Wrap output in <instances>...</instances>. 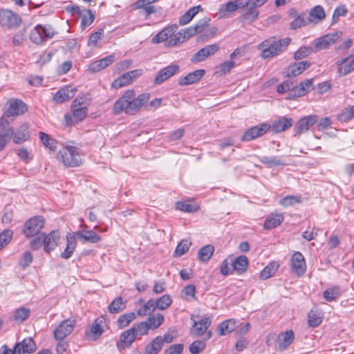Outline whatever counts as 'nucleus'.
Segmentation results:
<instances>
[{"instance_id": "9", "label": "nucleus", "mask_w": 354, "mask_h": 354, "mask_svg": "<svg viewBox=\"0 0 354 354\" xmlns=\"http://www.w3.org/2000/svg\"><path fill=\"white\" fill-rule=\"evenodd\" d=\"M75 321L74 319H67L62 322L53 332L56 339L62 340L66 336L69 335L74 329Z\"/></svg>"}, {"instance_id": "42", "label": "nucleus", "mask_w": 354, "mask_h": 354, "mask_svg": "<svg viewBox=\"0 0 354 354\" xmlns=\"http://www.w3.org/2000/svg\"><path fill=\"white\" fill-rule=\"evenodd\" d=\"M40 28H41V25H37L30 31L29 36L30 41L37 45L43 44L45 42V39Z\"/></svg>"}, {"instance_id": "10", "label": "nucleus", "mask_w": 354, "mask_h": 354, "mask_svg": "<svg viewBox=\"0 0 354 354\" xmlns=\"http://www.w3.org/2000/svg\"><path fill=\"white\" fill-rule=\"evenodd\" d=\"M317 122V115H310L301 118L294 127L295 135H301L306 132Z\"/></svg>"}, {"instance_id": "1", "label": "nucleus", "mask_w": 354, "mask_h": 354, "mask_svg": "<svg viewBox=\"0 0 354 354\" xmlns=\"http://www.w3.org/2000/svg\"><path fill=\"white\" fill-rule=\"evenodd\" d=\"M149 93H142L136 97V93L133 90H128L119 97L113 106V113L120 115L125 113L128 115H133L149 100Z\"/></svg>"}, {"instance_id": "14", "label": "nucleus", "mask_w": 354, "mask_h": 354, "mask_svg": "<svg viewBox=\"0 0 354 354\" xmlns=\"http://www.w3.org/2000/svg\"><path fill=\"white\" fill-rule=\"evenodd\" d=\"M12 120L4 117L0 119V138L6 144L9 143L14 135V128L10 124Z\"/></svg>"}, {"instance_id": "5", "label": "nucleus", "mask_w": 354, "mask_h": 354, "mask_svg": "<svg viewBox=\"0 0 354 354\" xmlns=\"http://www.w3.org/2000/svg\"><path fill=\"white\" fill-rule=\"evenodd\" d=\"M57 159L66 167H78L82 162V153L76 147L66 146L59 150Z\"/></svg>"}, {"instance_id": "53", "label": "nucleus", "mask_w": 354, "mask_h": 354, "mask_svg": "<svg viewBox=\"0 0 354 354\" xmlns=\"http://www.w3.org/2000/svg\"><path fill=\"white\" fill-rule=\"evenodd\" d=\"M192 243L187 240V239H183L177 245L175 252H174V256L176 257H180L185 254L189 247L191 246Z\"/></svg>"}, {"instance_id": "23", "label": "nucleus", "mask_w": 354, "mask_h": 354, "mask_svg": "<svg viewBox=\"0 0 354 354\" xmlns=\"http://www.w3.org/2000/svg\"><path fill=\"white\" fill-rule=\"evenodd\" d=\"M178 29V25L174 24L165 28L163 30L158 32L151 39L153 44H159L167 41L171 37Z\"/></svg>"}, {"instance_id": "45", "label": "nucleus", "mask_w": 354, "mask_h": 354, "mask_svg": "<svg viewBox=\"0 0 354 354\" xmlns=\"http://www.w3.org/2000/svg\"><path fill=\"white\" fill-rule=\"evenodd\" d=\"M241 7H245L243 15V17L245 20L253 21L257 19L259 12L256 7H253L250 5H244L243 1Z\"/></svg>"}, {"instance_id": "22", "label": "nucleus", "mask_w": 354, "mask_h": 354, "mask_svg": "<svg viewBox=\"0 0 354 354\" xmlns=\"http://www.w3.org/2000/svg\"><path fill=\"white\" fill-rule=\"evenodd\" d=\"M310 64V62L308 61L294 63L286 69V73L288 77H296L308 68Z\"/></svg>"}, {"instance_id": "11", "label": "nucleus", "mask_w": 354, "mask_h": 354, "mask_svg": "<svg viewBox=\"0 0 354 354\" xmlns=\"http://www.w3.org/2000/svg\"><path fill=\"white\" fill-rule=\"evenodd\" d=\"M26 104L21 100H12L9 102V106L2 117L9 119L10 116H18L27 111Z\"/></svg>"}, {"instance_id": "44", "label": "nucleus", "mask_w": 354, "mask_h": 354, "mask_svg": "<svg viewBox=\"0 0 354 354\" xmlns=\"http://www.w3.org/2000/svg\"><path fill=\"white\" fill-rule=\"evenodd\" d=\"M176 207L178 210L188 213L195 212L199 209V206L196 203L187 201H178L176 203Z\"/></svg>"}, {"instance_id": "24", "label": "nucleus", "mask_w": 354, "mask_h": 354, "mask_svg": "<svg viewBox=\"0 0 354 354\" xmlns=\"http://www.w3.org/2000/svg\"><path fill=\"white\" fill-rule=\"evenodd\" d=\"M212 323L210 317H205L198 322H194L191 333L196 337L201 336L205 333Z\"/></svg>"}, {"instance_id": "52", "label": "nucleus", "mask_w": 354, "mask_h": 354, "mask_svg": "<svg viewBox=\"0 0 354 354\" xmlns=\"http://www.w3.org/2000/svg\"><path fill=\"white\" fill-rule=\"evenodd\" d=\"M278 268V265L275 263H269L260 272V279L262 280L268 279L275 273Z\"/></svg>"}, {"instance_id": "8", "label": "nucleus", "mask_w": 354, "mask_h": 354, "mask_svg": "<svg viewBox=\"0 0 354 354\" xmlns=\"http://www.w3.org/2000/svg\"><path fill=\"white\" fill-rule=\"evenodd\" d=\"M270 130V124L262 123L246 130L241 137L243 141L248 142L262 136Z\"/></svg>"}, {"instance_id": "38", "label": "nucleus", "mask_w": 354, "mask_h": 354, "mask_svg": "<svg viewBox=\"0 0 354 354\" xmlns=\"http://www.w3.org/2000/svg\"><path fill=\"white\" fill-rule=\"evenodd\" d=\"M236 328V320L230 319L221 322L218 326V334L225 335L234 331Z\"/></svg>"}, {"instance_id": "47", "label": "nucleus", "mask_w": 354, "mask_h": 354, "mask_svg": "<svg viewBox=\"0 0 354 354\" xmlns=\"http://www.w3.org/2000/svg\"><path fill=\"white\" fill-rule=\"evenodd\" d=\"M39 139L46 148H48L51 151H55L57 149V142L55 139L44 132H39Z\"/></svg>"}, {"instance_id": "17", "label": "nucleus", "mask_w": 354, "mask_h": 354, "mask_svg": "<svg viewBox=\"0 0 354 354\" xmlns=\"http://www.w3.org/2000/svg\"><path fill=\"white\" fill-rule=\"evenodd\" d=\"M219 47L216 44L207 45L196 53L191 59V61L194 63L203 62L207 57L216 53Z\"/></svg>"}, {"instance_id": "26", "label": "nucleus", "mask_w": 354, "mask_h": 354, "mask_svg": "<svg viewBox=\"0 0 354 354\" xmlns=\"http://www.w3.org/2000/svg\"><path fill=\"white\" fill-rule=\"evenodd\" d=\"M293 123V120L290 118L283 117L279 120L274 121L270 124V129L274 133H280L290 128Z\"/></svg>"}, {"instance_id": "2", "label": "nucleus", "mask_w": 354, "mask_h": 354, "mask_svg": "<svg viewBox=\"0 0 354 354\" xmlns=\"http://www.w3.org/2000/svg\"><path fill=\"white\" fill-rule=\"evenodd\" d=\"M59 239L58 230H53L48 234L41 233L30 240V247L34 250H37L43 246L44 252L50 253L56 248Z\"/></svg>"}, {"instance_id": "46", "label": "nucleus", "mask_w": 354, "mask_h": 354, "mask_svg": "<svg viewBox=\"0 0 354 354\" xmlns=\"http://www.w3.org/2000/svg\"><path fill=\"white\" fill-rule=\"evenodd\" d=\"M325 17V12L323 8L320 6H316L310 12L309 15H307V18L310 19V23L314 21H321Z\"/></svg>"}, {"instance_id": "35", "label": "nucleus", "mask_w": 354, "mask_h": 354, "mask_svg": "<svg viewBox=\"0 0 354 354\" xmlns=\"http://www.w3.org/2000/svg\"><path fill=\"white\" fill-rule=\"evenodd\" d=\"M231 261L233 270L238 274H242L246 271L248 266V259L245 256H240L234 261L232 259Z\"/></svg>"}, {"instance_id": "59", "label": "nucleus", "mask_w": 354, "mask_h": 354, "mask_svg": "<svg viewBox=\"0 0 354 354\" xmlns=\"http://www.w3.org/2000/svg\"><path fill=\"white\" fill-rule=\"evenodd\" d=\"M186 40L185 35L180 30L171 37V39L167 41V46L169 47L177 46Z\"/></svg>"}, {"instance_id": "3", "label": "nucleus", "mask_w": 354, "mask_h": 354, "mask_svg": "<svg viewBox=\"0 0 354 354\" xmlns=\"http://www.w3.org/2000/svg\"><path fill=\"white\" fill-rule=\"evenodd\" d=\"M290 41L291 39L288 37L281 39L273 37L265 40L260 45L262 50L261 57L268 59L278 55L290 44Z\"/></svg>"}, {"instance_id": "27", "label": "nucleus", "mask_w": 354, "mask_h": 354, "mask_svg": "<svg viewBox=\"0 0 354 354\" xmlns=\"http://www.w3.org/2000/svg\"><path fill=\"white\" fill-rule=\"evenodd\" d=\"M28 129V123L21 124L16 131H14L13 142L16 144H21L26 141L30 137Z\"/></svg>"}, {"instance_id": "15", "label": "nucleus", "mask_w": 354, "mask_h": 354, "mask_svg": "<svg viewBox=\"0 0 354 354\" xmlns=\"http://www.w3.org/2000/svg\"><path fill=\"white\" fill-rule=\"evenodd\" d=\"M179 66L176 64H171L159 71L156 75L153 82L155 84H160L171 76L179 72Z\"/></svg>"}, {"instance_id": "7", "label": "nucleus", "mask_w": 354, "mask_h": 354, "mask_svg": "<svg viewBox=\"0 0 354 354\" xmlns=\"http://www.w3.org/2000/svg\"><path fill=\"white\" fill-rule=\"evenodd\" d=\"M342 36V32L341 31H336L326 34L315 39L313 42L314 51L317 52L328 48L329 46L333 45Z\"/></svg>"}, {"instance_id": "56", "label": "nucleus", "mask_w": 354, "mask_h": 354, "mask_svg": "<svg viewBox=\"0 0 354 354\" xmlns=\"http://www.w3.org/2000/svg\"><path fill=\"white\" fill-rule=\"evenodd\" d=\"M314 50V47H310V46H301L294 54V58L296 60H300L306 57H308L309 55H310L313 51Z\"/></svg>"}, {"instance_id": "60", "label": "nucleus", "mask_w": 354, "mask_h": 354, "mask_svg": "<svg viewBox=\"0 0 354 354\" xmlns=\"http://www.w3.org/2000/svg\"><path fill=\"white\" fill-rule=\"evenodd\" d=\"M261 162L267 165L268 167H273V166H279V165H285L286 164L283 161L277 157H268L263 156L261 159Z\"/></svg>"}, {"instance_id": "43", "label": "nucleus", "mask_w": 354, "mask_h": 354, "mask_svg": "<svg viewBox=\"0 0 354 354\" xmlns=\"http://www.w3.org/2000/svg\"><path fill=\"white\" fill-rule=\"evenodd\" d=\"M136 318V314L133 312L124 314L119 317L117 320L118 327L120 329L124 328L129 325Z\"/></svg>"}, {"instance_id": "50", "label": "nucleus", "mask_w": 354, "mask_h": 354, "mask_svg": "<svg viewBox=\"0 0 354 354\" xmlns=\"http://www.w3.org/2000/svg\"><path fill=\"white\" fill-rule=\"evenodd\" d=\"M30 310L29 308L21 307L17 308L14 313L13 319L17 323H22L30 315Z\"/></svg>"}, {"instance_id": "54", "label": "nucleus", "mask_w": 354, "mask_h": 354, "mask_svg": "<svg viewBox=\"0 0 354 354\" xmlns=\"http://www.w3.org/2000/svg\"><path fill=\"white\" fill-rule=\"evenodd\" d=\"M172 303V299L169 295H164L156 300V306L157 309L163 310L167 308Z\"/></svg>"}, {"instance_id": "25", "label": "nucleus", "mask_w": 354, "mask_h": 354, "mask_svg": "<svg viewBox=\"0 0 354 354\" xmlns=\"http://www.w3.org/2000/svg\"><path fill=\"white\" fill-rule=\"evenodd\" d=\"M205 70H196L179 79L178 83L180 86L192 84L198 82L205 75Z\"/></svg>"}, {"instance_id": "32", "label": "nucleus", "mask_w": 354, "mask_h": 354, "mask_svg": "<svg viewBox=\"0 0 354 354\" xmlns=\"http://www.w3.org/2000/svg\"><path fill=\"white\" fill-rule=\"evenodd\" d=\"M75 9L77 10L81 17V28L84 30L93 22L95 19V15L89 9L80 10L77 6L75 8Z\"/></svg>"}, {"instance_id": "33", "label": "nucleus", "mask_w": 354, "mask_h": 354, "mask_svg": "<svg viewBox=\"0 0 354 354\" xmlns=\"http://www.w3.org/2000/svg\"><path fill=\"white\" fill-rule=\"evenodd\" d=\"M67 244L64 250L61 253V257L64 259L71 258L77 245L76 236L68 234L66 236Z\"/></svg>"}, {"instance_id": "6", "label": "nucleus", "mask_w": 354, "mask_h": 354, "mask_svg": "<svg viewBox=\"0 0 354 354\" xmlns=\"http://www.w3.org/2000/svg\"><path fill=\"white\" fill-rule=\"evenodd\" d=\"M46 223L42 216H35L27 221L24 226L23 233L27 238H35L41 233L40 231Z\"/></svg>"}, {"instance_id": "39", "label": "nucleus", "mask_w": 354, "mask_h": 354, "mask_svg": "<svg viewBox=\"0 0 354 354\" xmlns=\"http://www.w3.org/2000/svg\"><path fill=\"white\" fill-rule=\"evenodd\" d=\"M164 316L160 313L150 315L145 322L150 330L158 328L164 322Z\"/></svg>"}, {"instance_id": "48", "label": "nucleus", "mask_w": 354, "mask_h": 354, "mask_svg": "<svg viewBox=\"0 0 354 354\" xmlns=\"http://www.w3.org/2000/svg\"><path fill=\"white\" fill-rule=\"evenodd\" d=\"M310 23V19L307 18L306 13H302L297 16L290 24V28L296 30L306 26Z\"/></svg>"}, {"instance_id": "57", "label": "nucleus", "mask_w": 354, "mask_h": 354, "mask_svg": "<svg viewBox=\"0 0 354 354\" xmlns=\"http://www.w3.org/2000/svg\"><path fill=\"white\" fill-rule=\"evenodd\" d=\"M132 81L128 73H124L122 77L116 79L112 83V87L115 88H122L124 86L129 84Z\"/></svg>"}, {"instance_id": "13", "label": "nucleus", "mask_w": 354, "mask_h": 354, "mask_svg": "<svg viewBox=\"0 0 354 354\" xmlns=\"http://www.w3.org/2000/svg\"><path fill=\"white\" fill-rule=\"evenodd\" d=\"M291 269L298 276H302L306 270L304 255L300 252H295L291 258Z\"/></svg>"}, {"instance_id": "61", "label": "nucleus", "mask_w": 354, "mask_h": 354, "mask_svg": "<svg viewBox=\"0 0 354 354\" xmlns=\"http://www.w3.org/2000/svg\"><path fill=\"white\" fill-rule=\"evenodd\" d=\"M322 317L319 313H317L313 310H310L308 314V322L310 327H317L322 322Z\"/></svg>"}, {"instance_id": "55", "label": "nucleus", "mask_w": 354, "mask_h": 354, "mask_svg": "<svg viewBox=\"0 0 354 354\" xmlns=\"http://www.w3.org/2000/svg\"><path fill=\"white\" fill-rule=\"evenodd\" d=\"M354 118V106L345 108L338 115L337 119L342 122H346Z\"/></svg>"}, {"instance_id": "12", "label": "nucleus", "mask_w": 354, "mask_h": 354, "mask_svg": "<svg viewBox=\"0 0 354 354\" xmlns=\"http://www.w3.org/2000/svg\"><path fill=\"white\" fill-rule=\"evenodd\" d=\"M21 23V18L12 11L4 10L0 12V24L1 26L13 28L19 26Z\"/></svg>"}, {"instance_id": "51", "label": "nucleus", "mask_w": 354, "mask_h": 354, "mask_svg": "<svg viewBox=\"0 0 354 354\" xmlns=\"http://www.w3.org/2000/svg\"><path fill=\"white\" fill-rule=\"evenodd\" d=\"M341 295L340 288L338 286L332 287L326 290L323 296L324 299L328 301H332L335 300Z\"/></svg>"}, {"instance_id": "29", "label": "nucleus", "mask_w": 354, "mask_h": 354, "mask_svg": "<svg viewBox=\"0 0 354 354\" xmlns=\"http://www.w3.org/2000/svg\"><path fill=\"white\" fill-rule=\"evenodd\" d=\"M295 338L294 333L292 330L281 333L278 335L277 343L279 350L283 351L287 348L293 342Z\"/></svg>"}, {"instance_id": "62", "label": "nucleus", "mask_w": 354, "mask_h": 354, "mask_svg": "<svg viewBox=\"0 0 354 354\" xmlns=\"http://www.w3.org/2000/svg\"><path fill=\"white\" fill-rule=\"evenodd\" d=\"M32 262V255L30 252L25 251L19 261V266L23 269H26Z\"/></svg>"}, {"instance_id": "49", "label": "nucleus", "mask_w": 354, "mask_h": 354, "mask_svg": "<svg viewBox=\"0 0 354 354\" xmlns=\"http://www.w3.org/2000/svg\"><path fill=\"white\" fill-rule=\"evenodd\" d=\"M131 328L133 329V333H135L137 339H140L142 336L147 335L148 331L150 330L145 322H141L134 324Z\"/></svg>"}, {"instance_id": "34", "label": "nucleus", "mask_w": 354, "mask_h": 354, "mask_svg": "<svg viewBox=\"0 0 354 354\" xmlns=\"http://www.w3.org/2000/svg\"><path fill=\"white\" fill-rule=\"evenodd\" d=\"M242 5V0H236L234 1H228L223 4L219 9V15L221 17H227L228 13L235 12Z\"/></svg>"}, {"instance_id": "28", "label": "nucleus", "mask_w": 354, "mask_h": 354, "mask_svg": "<svg viewBox=\"0 0 354 354\" xmlns=\"http://www.w3.org/2000/svg\"><path fill=\"white\" fill-rule=\"evenodd\" d=\"M115 56L111 55L100 60H97L89 65L88 70L92 73L99 72L111 64L113 62Z\"/></svg>"}, {"instance_id": "40", "label": "nucleus", "mask_w": 354, "mask_h": 354, "mask_svg": "<svg viewBox=\"0 0 354 354\" xmlns=\"http://www.w3.org/2000/svg\"><path fill=\"white\" fill-rule=\"evenodd\" d=\"M214 252V247L211 244L202 247L198 252V258L201 261L206 262L209 260Z\"/></svg>"}, {"instance_id": "30", "label": "nucleus", "mask_w": 354, "mask_h": 354, "mask_svg": "<svg viewBox=\"0 0 354 354\" xmlns=\"http://www.w3.org/2000/svg\"><path fill=\"white\" fill-rule=\"evenodd\" d=\"M73 235L83 242L96 243L101 240L100 236L93 230L79 231L74 233Z\"/></svg>"}, {"instance_id": "31", "label": "nucleus", "mask_w": 354, "mask_h": 354, "mask_svg": "<svg viewBox=\"0 0 354 354\" xmlns=\"http://www.w3.org/2000/svg\"><path fill=\"white\" fill-rule=\"evenodd\" d=\"M283 215L281 213L272 212L266 219L264 227L270 230L279 226L283 221Z\"/></svg>"}, {"instance_id": "36", "label": "nucleus", "mask_w": 354, "mask_h": 354, "mask_svg": "<svg viewBox=\"0 0 354 354\" xmlns=\"http://www.w3.org/2000/svg\"><path fill=\"white\" fill-rule=\"evenodd\" d=\"M162 336H157L152 339V341L147 345L145 349V354H158L162 348Z\"/></svg>"}, {"instance_id": "16", "label": "nucleus", "mask_w": 354, "mask_h": 354, "mask_svg": "<svg viewBox=\"0 0 354 354\" xmlns=\"http://www.w3.org/2000/svg\"><path fill=\"white\" fill-rule=\"evenodd\" d=\"M136 339L135 333H133V329L129 328L123 331L116 344L118 349L122 351L129 348Z\"/></svg>"}, {"instance_id": "19", "label": "nucleus", "mask_w": 354, "mask_h": 354, "mask_svg": "<svg viewBox=\"0 0 354 354\" xmlns=\"http://www.w3.org/2000/svg\"><path fill=\"white\" fill-rule=\"evenodd\" d=\"M338 66V73L342 76H345L354 71V54L336 62Z\"/></svg>"}, {"instance_id": "37", "label": "nucleus", "mask_w": 354, "mask_h": 354, "mask_svg": "<svg viewBox=\"0 0 354 354\" xmlns=\"http://www.w3.org/2000/svg\"><path fill=\"white\" fill-rule=\"evenodd\" d=\"M200 10H202L201 5L192 7L180 17L179 24L181 26L187 24L192 21V19L195 17V15L198 13Z\"/></svg>"}, {"instance_id": "18", "label": "nucleus", "mask_w": 354, "mask_h": 354, "mask_svg": "<svg viewBox=\"0 0 354 354\" xmlns=\"http://www.w3.org/2000/svg\"><path fill=\"white\" fill-rule=\"evenodd\" d=\"M313 88V80L308 79L299 83V85L292 87L288 93V98L292 99L304 95Z\"/></svg>"}, {"instance_id": "4", "label": "nucleus", "mask_w": 354, "mask_h": 354, "mask_svg": "<svg viewBox=\"0 0 354 354\" xmlns=\"http://www.w3.org/2000/svg\"><path fill=\"white\" fill-rule=\"evenodd\" d=\"M87 103L83 97H76L71 104V113L64 115L65 123L67 126H73L82 122L87 115Z\"/></svg>"}, {"instance_id": "20", "label": "nucleus", "mask_w": 354, "mask_h": 354, "mask_svg": "<svg viewBox=\"0 0 354 354\" xmlns=\"http://www.w3.org/2000/svg\"><path fill=\"white\" fill-rule=\"evenodd\" d=\"M14 348L15 349V354H30L36 351V345L32 338L24 339L16 344Z\"/></svg>"}, {"instance_id": "21", "label": "nucleus", "mask_w": 354, "mask_h": 354, "mask_svg": "<svg viewBox=\"0 0 354 354\" xmlns=\"http://www.w3.org/2000/svg\"><path fill=\"white\" fill-rule=\"evenodd\" d=\"M76 89L70 86L60 88L53 97V100L57 103H62L73 98Z\"/></svg>"}, {"instance_id": "63", "label": "nucleus", "mask_w": 354, "mask_h": 354, "mask_svg": "<svg viewBox=\"0 0 354 354\" xmlns=\"http://www.w3.org/2000/svg\"><path fill=\"white\" fill-rule=\"evenodd\" d=\"M205 348V342L201 340L194 341L189 346V350L192 354H198Z\"/></svg>"}, {"instance_id": "41", "label": "nucleus", "mask_w": 354, "mask_h": 354, "mask_svg": "<svg viewBox=\"0 0 354 354\" xmlns=\"http://www.w3.org/2000/svg\"><path fill=\"white\" fill-rule=\"evenodd\" d=\"M125 308L126 304L123 301L122 297H118L113 300L112 302L109 304V311L112 314L119 313L124 310Z\"/></svg>"}, {"instance_id": "58", "label": "nucleus", "mask_w": 354, "mask_h": 354, "mask_svg": "<svg viewBox=\"0 0 354 354\" xmlns=\"http://www.w3.org/2000/svg\"><path fill=\"white\" fill-rule=\"evenodd\" d=\"M105 319L103 317L97 318L93 323L91 327V332L95 337H99L103 332L102 324L104 322Z\"/></svg>"}, {"instance_id": "64", "label": "nucleus", "mask_w": 354, "mask_h": 354, "mask_svg": "<svg viewBox=\"0 0 354 354\" xmlns=\"http://www.w3.org/2000/svg\"><path fill=\"white\" fill-rule=\"evenodd\" d=\"M301 202L300 198L296 196H287L279 201V204L284 207L291 206L295 203H299Z\"/></svg>"}]
</instances>
